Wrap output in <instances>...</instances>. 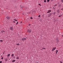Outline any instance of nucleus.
Instances as JSON below:
<instances>
[{"mask_svg": "<svg viewBox=\"0 0 63 63\" xmlns=\"http://www.w3.org/2000/svg\"><path fill=\"white\" fill-rule=\"evenodd\" d=\"M44 2H47V1H46V0H44Z\"/></svg>", "mask_w": 63, "mask_h": 63, "instance_id": "ddd939ff", "label": "nucleus"}, {"mask_svg": "<svg viewBox=\"0 0 63 63\" xmlns=\"http://www.w3.org/2000/svg\"><path fill=\"white\" fill-rule=\"evenodd\" d=\"M20 8H21V9H22V8H24L25 9H27V8H26V7H24L23 6H22V5H21L20 6Z\"/></svg>", "mask_w": 63, "mask_h": 63, "instance_id": "f257e3e1", "label": "nucleus"}, {"mask_svg": "<svg viewBox=\"0 0 63 63\" xmlns=\"http://www.w3.org/2000/svg\"><path fill=\"white\" fill-rule=\"evenodd\" d=\"M7 60H6V61H8V59H7Z\"/></svg>", "mask_w": 63, "mask_h": 63, "instance_id": "393cba45", "label": "nucleus"}, {"mask_svg": "<svg viewBox=\"0 0 63 63\" xmlns=\"http://www.w3.org/2000/svg\"><path fill=\"white\" fill-rule=\"evenodd\" d=\"M56 47H53L52 50V51H54V50L56 49Z\"/></svg>", "mask_w": 63, "mask_h": 63, "instance_id": "f03ea898", "label": "nucleus"}, {"mask_svg": "<svg viewBox=\"0 0 63 63\" xmlns=\"http://www.w3.org/2000/svg\"><path fill=\"white\" fill-rule=\"evenodd\" d=\"M50 0H47V2H49Z\"/></svg>", "mask_w": 63, "mask_h": 63, "instance_id": "f3484780", "label": "nucleus"}, {"mask_svg": "<svg viewBox=\"0 0 63 63\" xmlns=\"http://www.w3.org/2000/svg\"><path fill=\"white\" fill-rule=\"evenodd\" d=\"M61 16H59V17H61Z\"/></svg>", "mask_w": 63, "mask_h": 63, "instance_id": "c756f323", "label": "nucleus"}, {"mask_svg": "<svg viewBox=\"0 0 63 63\" xmlns=\"http://www.w3.org/2000/svg\"><path fill=\"white\" fill-rule=\"evenodd\" d=\"M28 32H29L30 33V32H31V30H28Z\"/></svg>", "mask_w": 63, "mask_h": 63, "instance_id": "0eeeda50", "label": "nucleus"}, {"mask_svg": "<svg viewBox=\"0 0 63 63\" xmlns=\"http://www.w3.org/2000/svg\"><path fill=\"white\" fill-rule=\"evenodd\" d=\"M56 54H57V52H58V50H57L56 51Z\"/></svg>", "mask_w": 63, "mask_h": 63, "instance_id": "9d476101", "label": "nucleus"}, {"mask_svg": "<svg viewBox=\"0 0 63 63\" xmlns=\"http://www.w3.org/2000/svg\"><path fill=\"white\" fill-rule=\"evenodd\" d=\"M1 57H2V55L1 56Z\"/></svg>", "mask_w": 63, "mask_h": 63, "instance_id": "a19ab883", "label": "nucleus"}, {"mask_svg": "<svg viewBox=\"0 0 63 63\" xmlns=\"http://www.w3.org/2000/svg\"><path fill=\"white\" fill-rule=\"evenodd\" d=\"M16 45H17V46H19V45H20V44H17Z\"/></svg>", "mask_w": 63, "mask_h": 63, "instance_id": "dca6fc26", "label": "nucleus"}, {"mask_svg": "<svg viewBox=\"0 0 63 63\" xmlns=\"http://www.w3.org/2000/svg\"><path fill=\"white\" fill-rule=\"evenodd\" d=\"M39 5L40 6H41V4H39Z\"/></svg>", "mask_w": 63, "mask_h": 63, "instance_id": "2f4dec72", "label": "nucleus"}, {"mask_svg": "<svg viewBox=\"0 0 63 63\" xmlns=\"http://www.w3.org/2000/svg\"><path fill=\"white\" fill-rule=\"evenodd\" d=\"M22 15H24V13H23Z\"/></svg>", "mask_w": 63, "mask_h": 63, "instance_id": "473e14b6", "label": "nucleus"}, {"mask_svg": "<svg viewBox=\"0 0 63 63\" xmlns=\"http://www.w3.org/2000/svg\"><path fill=\"white\" fill-rule=\"evenodd\" d=\"M10 30H13V28L12 27H10Z\"/></svg>", "mask_w": 63, "mask_h": 63, "instance_id": "20e7f679", "label": "nucleus"}, {"mask_svg": "<svg viewBox=\"0 0 63 63\" xmlns=\"http://www.w3.org/2000/svg\"><path fill=\"white\" fill-rule=\"evenodd\" d=\"M14 20H15V21H17V20H16V19H14Z\"/></svg>", "mask_w": 63, "mask_h": 63, "instance_id": "6ab92c4d", "label": "nucleus"}, {"mask_svg": "<svg viewBox=\"0 0 63 63\" xmlns=\"http://www.w3.org/2000/svg\"><path fill=\"white\" fill-rule=\"evenodd\" d=\"M39 17H40V15H39V16H38Z\"/></svg>", "mask_w": 63, "mask_h": 63, "instance_id": "72a5a7b5", "label": "nucleus"}, {"mask_svg": "<svg viewBox=\"0 0 63 63\" xmlns=\"http://www.w3.org/2000/svg\"><path fill=\"white\" fill-rule=\"evenodd\" d=\"M1 33H3V31H2L1 32Z\"/></svg>", "mask_w": 63, "mask_h": 63, "instance_id": "7c9ffc66", "label": "nucleus"}, {"mask_svg": "<svg viewBox=\"0 0 63 63\" xmlns=\"http://www.w3.org/2000/svg\"><path fill=\"white\" fill-rule=\"evenodd\" d=\"M18 22H17L16 24V25H17V24H18Z\"/></svg>", "mask_w": 63, "mask_h": 63, "instance_id": "412c9836", "label": "nucleus"}, {"mask_svg": "<svg viewBox=\"0 0 63 63\" xmlns=\"http://www.w3.org/2000/svg\"><path fill=\"white\" fill-rule=\"evenodd\" d=\"M43 49H45V48H43Z\"/></svg>", "mask_w": 63, "mask_h": 63, "instance_id": "4c0bfd02", "label": "nucleus"}, {"mask_svg": "<svg viewBox=\"0 0 63 63\" xmlns=\"http://www.w3.org/2000/svg\"><path fill=\"white\" fill-rule=\"evenodd\" d=\"M16 59H19V57H16Z\"/></svg>", "mask_w": 63, "mask_h": 63, "instance_id": "f8f14e48", "label": "nucleus"}, {"mask_svg": "<svg viewBox=\"0 0 63 63\" xmlns=\"http://www.w3.org/2000/svg\"><path fill=\"white\" fill-rule=\"evenodd\" d=\"M3 31V32H4V33H5V31Z\"/></svg>", "mask_w": 63, "mask_h": 63, "instance_id": "e433bc0d", "label": "nucleus"}, {"mask_svg": "<svg viewBox=\"0 0 63 63\" xmlns=\"http://www.w3.org/2000/svg\"><path fill=\"white\" fill-rule=\"evenodd\" d=\"M26 39V38H24L22 39V41H24V40H25Z\"/></svg>", "mask_w": 63, "mask_h": 63, "instance_id": "39448f33", "label": "nucleus"}, {"mask_svg": "<svg viewBox=\"0 0 63 63\" xmlns=\"http://www.w3.org/2000/svg\"><path fill=\"white\" fill-rule=\"evenodd\" d=\"M57 6V5H55L54 6V7H55V6Z\"/></svg>", "mask_w": 63, "mask_h": 63, "instance_id": "c85d7f7f", "label": "nucleus"}, {"mask_svg": "<svg viewBox=\"0 0 63 63\" xmlns=\"http://www.w3.org/2000/svg\"><path fill=\"white\" fill-rule=\"evenodd\" d=\"M31 19H33V18L32 17H31Z\"/></svg>", "mask_w": 63, "mask_h": 63, "instance_id": "bb28decb", "label": "nucleus"}, {"mask_svg": "<svg viewBox=\"0 0 63 63\" xmlns=\"http://www.w3.org/2000/svg\"><path fill=\"white\" fill-rule=\"evenodd\" d=\"M7 19H10V17H8V18H7Z\"/></svg>", "mask_w": 63, "mask_h": 63, "instance_id": "b1692460", "label": "nucleus"}, {"mask_svg": "<svg viewBox=\"0 0 63 63\" xmlns=\"http://www.w3.org/2000/svg\"><path fill=\"white\" fill-rule=\"evenodd\" d=\"M56 14V12H55L54 13V15H55V14Z\"/></svg>", "mask_w": 63, "mask_h": 63, "instance_id": "aec40b11", "label": "nucleus"}, {"mask_svg": "<svg viewBox=\"0 0 63 63\" xmlns=\"http://www.w3.org/2000/svg\"><path fill=\"white\" fill-rule=\"evenodd\" d=\"M51 15L50 14H49L48 16L49 17H50V16H51Z\"/></svg>", "mask_w": 63, "mask_h": 63, "instance_id": "4468645a", "label": "nucleus"}, {"mask_svg": "<svg viewBox=\"0 0 63 63\" xmlns=\"http://www.w3.org/2000/svg\"><path fill=\"white\" fill-rule=\"evenodd\" d=\"M31 25V24H30L29 25H29Z\"/></svg>", "mask_w": 63, "mask_h": 63, "instance_id": "58836bf2", "label": "nucleus"}, {"mask_svg": "<svg viewBox=\"0 0 63 63\" xmlns=\"http://www.w3.org/2000/svg\"><path fill=\"white\" fill-rule=\"evenodd\" d=\"M16 61V60H13L12 61V62H14Z\"/></svg>", "mask_w": 63, "mask_h": 63, "instance_id": "9b49d317", "label": "nucleus"}, {"mask_svg": "<svg viewBox=\"0 0 63 63\" xmlns=\"http://www.w3.org/2000/svg\"><path fill=\"white\" fill-rule=\"evenodd\" d=\"M51 1H53V0H51Z\"/></svg>", "mask_w": 63, "mask_h": 63, "instance_id": "ea45409f", "label": "nucleus"}, {"mask_svg": "<svg viewBox=\"0 0 63 63\" xmlns=\"http://www.w3.org/2000/svg\"><path fill=\"white\" fill-rule=\"evenodd\" d=\"M2 61H0V63H2Z\"/></svg>", "mask_w": 63, "mask_h": 63, "instance_id": "a878e982", "label": "nucleus"}, {"mask_svg": "<svg viewBox=\"0 0 63 63\" xmlns=\"http://www.w3.org/2000/svg\"><path fill=\"white\" fill-rule=\"evenodd\" d=\"M60 63H62V62H60Z\"/></svg>", "mask_w": 63, "mask_h": 63, "instance_id": "f704fd0d", "label": "nucleus"}, {"mask_svg": "<svg viewBox=\"0 0 63 63\" xmlns=\"http://www.w3.org/2000/svg\"><path fill=\"white\" fill-rule=\"evenodd\" d=\"M1 59H3V57H2L1 58Z\"/></svg>", "mask_w": 63, "mask_h": 63, "instance_id": "cd10ccee", "label": "nucleus"}, {"mask_svg": "<svg viewBox=\"0 0 63 63\" xmlns=\"http://www.w3.org/2000/svg\"><path fill=\"white\" fill-rule=\"evenodd\" d=\"M51 10H49L47 12V13H50L51 12Z\"/></svg>", "mask_w": 63, "mask_h": 63, "instance_id": "423d86ee", "label": "nucleus"}, {"mask_svg": "<svg viewBox=\"0 0 63 63\" xmlns=\"http://www.w3.org/2000/svg\"><path fill=\"white\" fill-rule=\"evenodd\" d=\"M27 14H33V11H31L30 13H27Z\"/></svg>", "mask_w": 63, "mask_h": 63, "instance_id": "7ed1b4c3", "label": "nucleus"}, {"mask_svg": "<svg viewBox=\"0 0 63 63\" xmlns=\"http://www.w3.org/2000/svg\"><path fill=\"white\" fill-rule=\"evenodd\" d=\"M63 10V9H61V10Z\"/></svg>", "mask_w": 63, "mask_h": 63, "instance_id": "c03bdc74", "label": "nucleus"}, {"mask_svg": "<svg viewBox=\"0 0 63 63\" xmlns=\"http://www.w3.org/2000/svg\"><path fill=\"white\" fill-rule=\"evenodd\" d=\"M14 55V54H13L11 55V56H13Z\"/></svg>", "mask_w": 63, "mask_h": 63, "instance_id": "a211bd4d", "label": "nucleus"}, {"mask_svg": "<svg viewBox=\"0 0 63 63\" xmlns=\"http://www.w3.org/2000/svg\"><path fill=\"white\" fill-rule=\"evenodd\" d=\"M21 23H22V22H21Z\"/></svg>", "mask_w": 63, "mask_h": 63, "instance_id": "79ce46f5", "label": "nucleus"}, {"mask_svg": "<svg viewBox=\"0 0 63 63\" xmlns=\"http://www.w3.org/2000/svg\"><path fill=\"white\" fill-rule=\"evenodd\" d=\"M8 56H10V54H9L8 55H7Z\"/></svg>", "mask_w": 63, "mask_h": 63, "instance_id": "2eb2a0df", "label": "nucleus"}, {"mask_svg": "<svg viewBox=\"0 0 63 63\" xmlns=\"http://www.w3.org/2000/svg\"><path fill=\"white\" fill-rule=\"evenodd\" d=\"M62 37H63V35L62 36Z\"/></svg>", "mask_w": 63, "mask_h": 63, "instance_id": "a18cd8bd", "label": "nucleus"}, {"mask_svg": "<svg viewBox=\"0 0 63 63\" xmlns=\"http://www.w3.org/2000/svg\"><path fill=\"white\" fill-rule=\"evenodd\" d=\"M57 12L58 13V14L59 13V12H60V11H59V10H58L57 11Z\"/></svg>", "mask_w": 63, "mask_h": 63, "instance_id": "6e6552de", "label": "nucleus"}, {"mask_svg": "<svg viewBox=\"0 0 63 63\" xmlns=\"http://www.w3.org/2000/svg\"><path fill=\"white\" fill-rule=\"evenodd\" d=\"M0 41L1 42H3V40H0Z\"/></svg>", "mask_w": 63, "mask_h": 63, "instance_id": "4be33fe9", "label": "nucleus"}, {"mask_svg": "<svg viewBox=\"0 0 63 63\" xmlns=\"http://www.w3.org/2000/svg\"><path fill=\"white\" fill-rule=\"evenodd\" d=\"M13 22H14V23H15V21H13Z\"/></svg>", "mask_w": 63, "mask_h": 63, "instance_id": "c9c22d12", "label": "nucleus"}, {"mask_svg": "<svg viewBox=\"0 0 63 63\" xmlns=\"http://www.w3.org/2000/svg\"><path fill=\"white\" fill-rule=\"evenodd\" d=\"M61 2H63V0H61Z\"/></svg>", "mask_w": 63, "mask_h": 63, "instance_id": "5701e85b", "label": "nucleus"}, {"mask_svg": "<svg viewBox=\"0 0 63 63\" xmlns=\"http://www.w3.org/2000/svg\"><path fill=\"white\" fill-rule=\"evenodd\" d=\"M3 54H4V53L3 52Z\"/></svg>", "mask_w": 63, "mask_h": 63, "instance_id": "37998d69", "label": "nucleus"}, {"mask_svg": "<svg viewBox=\"0 0 63 63\" xmlns=\"http://www.w3.org/2000/svg\"><path fill=\"white\" fill-rule=\"evenodd\" d=\"M56 42H58V38H57L56 40Z\"/></svg>", "mask_w": 63, "mask_h": 63, "instance_id": "1a4fd4ad", "label": "nucleus"}]
</instances>
